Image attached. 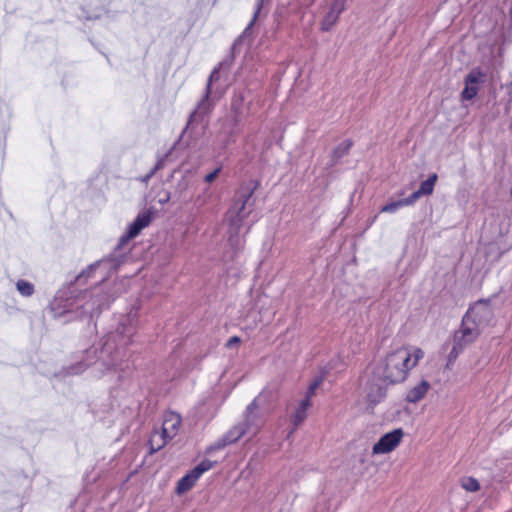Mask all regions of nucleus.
<instances>
[{"label": "nucleus", "instance_id": "obj_1", "mask_svg": "<svg viewBox=\"0 0 512 512\" xmlns=\"http://www.w3.org/2000/svg\"><path fill=\"white\" fill-rule=\"evenodd\" d=\"M424 352L416 346H402L390 352L376 368L383 382L396 384L404 381L423 358Z\"/></svg>", "mask_w": 512, "mask_h": 512}, {"label": "nucleus", "instance_id": "obj_2", "mask_svg": "<svg viewBox=\"0 0 512 512\" xmlns=\"http://www.w3.org/2000/svg\"><path fill=\"white\" fill-rule=\"evenodd\" d=\"M479 333L478 327L473 326L464 319L462 320L461 327L453 336V347L447 357L448 368L453 365L462 351L478 337Z\"/></svg>", "mask_w": 512, "mask_h": 512}, {"label": "nucleus", "instance_id": "obj_3", "mask_svg": "<svg viewBox=\"0 0 512 512\" xmlns=\"http://www.w3.org/2000/svg\"><path fill=\"white\" fill-rule=\"evenodd\" d=\"M259 404L257 399H254L247 407L243 415L242 421L238 422L244 437L247 440L253 439L258 435L262 426L263 420L259 413Z\"/></svg>", "mask_w": 512, "mask_h": 512}, {"label": "nucleus", "instance_id": "obj_4", "mask_svg": "<svg viewBox=\"0 0 512 512\" xmlns=\"http://www.w3.org/2000/svg\"><path fill=\"white\" fill-rule=\"evenodd\" d=\"M387 384L383 382V378L378 376L377 370H375L374 375L368 379L363 388V397L365 398L367 409L373 408L385 398Z\"/></svg>", "mask_w": 512, "mask_h": 512}, {"label": "nucleus", "instance_id": "obj_5", "mask_svg": "<svg viewBox=\"0 0 512 512\" xmlns=\"http://www.w3.org/2000/svg\"><path fill=\"white\" fill-rule=\"evenodd\" d=\"M486 79V73L480 68H473L465 77L464 89L461 92V99L463 101H469L476 97L481 85L484 84Z\"/></svg>", "mask_w": 512, "mask_h": 512}, {"label": "nucleus", "instance_id": "obj_6", "mask_svg": "<svg viewBox=\"0 0 512 512\" xmlns=\"http://www.w3.org/2000/svg\"><path fill=\"white\" fill-rule=\"evenodd\" d=\"M214 465V462L210 460H203L185 476H183L177 484V493L184 494L189 491L200 477L207 471H209Z\"/></svg>", "mask_w": 512, "mask_h": 512}, {"label": "nucleus", "instance_id": "obj_7", "mask_svg": "<svg viewBox=\"0 0 512 512\" xmlns=\"http://www.w3.org/2000/svg\"><path fill=\"white\" fill-rule=\"evenodd\" d=\"M346 2L347 0H326L321 20V29L323 31H329L334 27L340 14L345 9Z\"/></svg>", "mask_w": 512, "mask_h": 512}, {"label": "nucleus", "instance_id": "obj_8", "mask_svg": "<svg viewBox=\"0 0 512 512\" xmlns=\"http://www.w3.org/2000/svg\"><path fill=\"white\" fill-rule=\"evenodd\" d=\"M403 430L395 429L391 432L384 434L372 448L374 455L386 454L392 452L400 444L403 438Z\"/></svg>", "mask_w": 512, "mask_h": 512}, {"label": "nucleus", "instance_id": "obj_9", "mask_svg": "<svg viewBox=\"0 0 512 512\" xmlns=\"http://www.w3.org/2000/svg\"><path fill=\"white\" fill-rule=\"evenodd\" d=\"M250 196L247 195L237 200L227 214L231 230L239 232L241 222L249 215L251 209L247 207Z\"/></svg>", "mask_w": 512, "mask_h": 512}, {"label": "nucleus", "instance_id": "obj_10", "mask_svg": "<svg viewBox=\"0 0 512 512\" xmlns=\"http://www.w3.org/2000/svg\"><path fill=\"white\" fill-rule=\"evenodd\" d=\"M490 317L491 309L489 305L479 301L469 308L463 319L473 326L478 327L480 330V328L489 321Z\"/></svg>", "mask_w": 512, "mask_h": 512}, {"label": "nucleus", "instance_id": "obj_11", "mask_svg": "<svg viewBox=\"0 0 512 512\" xmlns=\"http://www.w3.org/2000/svg\"><path fill=\"white\" fill-rule=\"evenodd\" d=\"M244 437L243 431L241 430L239 424H235L232 426L222 437H220L217 441L211 444L207 448V453H212L216 450H221L227 445L234 444L240 438Z\"/></svg>", "mask_w": 512, "mask_h": 512}, {"label": "nucleus", "instance_id": "obj_12", "mask_svg": "<svg viewBox=\"0 0 512 512\" xmlns=\"http://www.w3.org/2000/svg\"><path fill=\"white\" fill-rule=\"evenodd\" d=\"M153 214L151 211H144L135 218L129 225L127 234L121 238V242H127L135 238L144 228H146L152 221Z\"/></svg>", "mask_w": 512, "mask_h": 512}, {"label": "nucleus", "instance_id": "obj_13", "mask_svg": "<svg viewBox=\"0 0 512 512\" xmlns=\"http://www.w3.org/2000/svg\"><path fill=\"white\" fill-rule=\"evenodd\" d=\"M86 19H98L106 13L107 0H82Z\"/></svg>", "mask_w": 512, "mask_h": 512}, {"label": "nucleus", "instance_id": "obj_14", "mask_svg": "<svg viewBox=\"0 0 512 512\" xmlns=\"http://www.w3.org/2000/svg\"><path fill=\"white\" fill-rule=\"evenodd\" d=\"M180 425L181 417L174 412H169L165 415L162 432L166 437H168V439L171 440L177 435Z\"/></svg>", "mask_w": 512, "mask_h": 512}, {"label": "nucleus", "instance_id": "obj_15", "mask_svg": "<svg viewBox=\"0 0 512 512\" xmlns=\"http://www.w3.org/2000/svg\"><path fill=\"white\" fill-rule=\"evenodd\" d=\"M217 73H218L217 71L212 72L210 79H209L208 87H207V93H209L210 83L216 77ZM211 108H212V105L208 99V94H206L204 99L201 100V102L198 104L197 108L191 114L190 123L194 122V121L201 120L206 114H208L210 112Z\"/></svg>", "mask_w": 512, "mask_h": 512}, {"label": "nucleus", "instance_id": "obj_16", "mask_svg": "<svg viewBox=\"0 0 512 512\" xmlns=\"http://www.w3.org/2000/svg\"><path fill=\"white\" fill-rule=\"evenodd\" d=\"M430 387V383L427 380H421L418 384L408 390L406 400L410 403L419 402L425 397Z\"/></svg>", "mask_w": 512, "mask_h": 512}, {"label": "nucleus", "instance_id": "obj_17", "mask_svg": "<svg viewBox=\"0 0 512 512\" xmlns=\"http://www.w3.org/2000/svg\"><path fill=\"white\" fill-rule=\"evenodd\" d=\"M311 407V401L304 399L295 410L292 416V422L295 426L299 425L306 418L307 411Z\"/></svg>", "mask_w": 512, "mask_h": 512}, {"label": "nucleus", "instance_id": "obj_18", "mask_svg": "<svg viewBox=\"0 0 512 512\" xmlns=\"http://www.w3.org/2000/svg\"><path fill=\"white\" fill-rule=\"evenodd\" d=\"M168 437L164 435V433L161 432H154L150 437V449L152 452H156L160 450L168 441Z\"/></svg>", "mask_w": 512, "mask_h": 512}, {"label": "nucleus", "instance_id": "obj_19", "mask_svg": "<svg viewBox=\"0 0 512 512\" xmlns=\"http://www.w3.org/2000/svg\"><path fill=\"white\" fill-rule=\"evenodd\" d=\"M437 181V175L432 174L429 178L423 181L418 189L419 193L423 195H430L434 190L435 183Z\"/></svg>", "mask_w": 512, "mask_h": 512}, {"label": "nucleus", "instance_id": "obj_20", "mask_svg": "<svg viewBox=\"0 0 512 512\" xmlns=\"http://www.w3.org/2000/svg\"><path fill=\"white\" fill-rule=\"evenodd\" d=\"M352 146V142L348 139L346 140H343L341 143H339V145L334 149L333 151V156L336 158V159H339L341 158L342 156H344L348 151L349 149L351 148Z\"/></svg>", "mask_w": 512, "mask_h": 512}, {"label": "nucleus", "instance_id": "obj_21", "mask_svg": "<svg viewBox=\"0 0 512 512\" xmlns=\"http://www.w3.org/2000/svg\"><path fill=\"white\" fill-rule=\"evenodd\" d=\"M16 286L19 293L23 296H31L34 292L33 285L27 281L19 280Z\"/></svg>", "mask_w": 512, "mask_h": 512}, {"label": "nucleus", "instance_id": "obj_22", "mask_svg": "<svg viewBox=\"0 0 512 512\" xmlns=\"http://www.w3.org/2000/svg\"><path fill=\"white\" fill-rule=\"evenodd\" d=\"M405 207L402 199L394 202H390L381 208L382 213H395L400 208Z\"/></svg>", "mask_w": 512, "mask_h": 512}, {"label": "nucleus", "instance_id": "obj_23", "mask_svg": "<svg viewBox=\"0 0 512 512\" xmlns=\"http://www.w3.org/2000/svg\"><path fill=\"white\" fill-rule=\"evenodd\" d=\"M462 487L466 491L475 492V491L479 490L480 485H479L478 481L474 478H465L462 480Z\"/></svg>", "mask_w": 512, "mask_h": 512}, {"label": "nucleus", "instance_id": "obj_24", "mask_svg": "<svg viewBox=\"0 0 512 512\" xmlns=\"http://www.w3.org/2000/svg\"><path fill=\"white\" fill-rule=\"evenodd\" d=\"M322 382V377H319L317 379H315L309 386L307 392H306V397L305 399H308L309 401L311 400V398L313 397V395L315 394V391L316 389L318 388V386L321 384Z\"/></svg>", "mask_w": 512, "mask_h": 512}, {"label": "nucleus", "instance_id": "obj_25", "mask_svg": "<svg viewBox=\"0 0 512 512\" xmlns=\"http://www.w3.org/2000/svg\"><path fill=\"white\" fill-rule=\"evenodd\" d=\"M51 309L55 312V315L61 316L63 314L61 306V296H56L54 301L51 303Z\"/></svg>", "mask_w": 512, "mask_h": 512}, {"label": "nucleus", "instance_id": "obj_26", "mask_svg": "<svg viewBox=\"0 0 512 512\" xmlns=\"http://www.w3.org/2000/svg\"><path fill=\"white\" fill-rule=\"evenodd\" d=\"M243 101H244V95L243 94L235 95V97H234V99L232 101V109L236 113H239L241 111V106H242Z\"/></svg>", "mask_w": 512, "mask_h": 512}, {"label": "nucleus", "instance_id": "obj_27", "mask_svg": "<svg viewBox=\"0 0 512 512\" xmlns=\"http://www.w3.org/2000/svg\"><path fill=\"white\" fill-rule=\"evenodd\" d=\"M422 195L419 193V191H415L412 193L409 197L402 199L404 206H411L413 205Z\"/></svg>", "mask_w": 512, "mask_h": 512}, {"label": "nucleus", "instance_id": "obj_28", "mask_svg": "<svg viewBox=\"0 0 512 512\" xmlns=\"http://www.w3.org/2000/svg\"><path fill=\"white\" fill-rule=\"evenodd\" d=\"M105 265H106V263H105V262H97V263H95V264L91 265V266L88 268L87 274H90L92 271H95L96 269H100V268H102V267H103V266H105ZM85 276H86V272H84V273L80 274V275L78 276V280L80 281V280H81L83 277H85Z\"/></svg>", "mask_w": 512, "mask_h": 512}, {"label": "nucleus", "instance_id": "obj_29", "mask_svg": "<svg viewBox=\"0 0 512 512\" xmlns=\"http://www.w3.org/2000/svg\"><path fill=\"white\" fill-rule=\"evenodd\" d=\"M219 172H220V168L214 169L211 173H209L205 176V178H204L205 182H207V183L213 182L216 179V177L218 176Z\"/></svg>", "mask_w": 512, "mask_h": 512}, {"label": "nucleus", "instance_id": "obj_30", "mask_svg": "<svg viewBox=\"0 0 512 512\" xmlns=\"http://www.w3.org/2000/svg\"><path fill=\"white\" fill-rule=\"evenodd\" d=\"M238 342H239V339H238L237 337H233V338H231V339L228 341L227 345H228V346H231L232 344H234V343H238Z\"/></svg>", "mask_w": 512, "mask_h": 512}, {"label": "nucleus", "instance_id": "obj_31", "mask_svg": "<svg viewBox=\"0 0 512 512\" xmlns=\"http://www.w3.org/2000/svg\"><path fill=\"white\" fill-rule=\"evenodd\" d=\"M230 241H231V242H233V244H234V243H235V244H239V239H236V240L234 241V239L232 238V236L230 237Z\"/></svg>", "mask_w": 512, "mask_h": 512}, {"label": "nucleus", "instance_id": "obj_32", "mask_svg": "<svg viewBox=\"0 0 512 512\" xmlns=\"http://www.w3.org/2000/svg\"><path fill=\"white\" fill-rule=\"evenodd\" d=\"M79 372H81V370H80V369H74V368H72V372H71V373L77 374V373H79Z\"/></svg>", "mask_w": 512, "mask_h": 512}, {"label": "nucleus", "instance_id": "obj_33", "mask_svg": "<svg viewBox=\"0 0 512 512\" xmlns=\"http://www.w3.org/2000/svg\"><path fill=\"white\" fill-rule=\"evenodd\" d=\"M188 187V184L187 183H184L183 186H182V190H186Z\"/></svg>", "mask_w": 512, "mask_h": 512}]
</instances>
